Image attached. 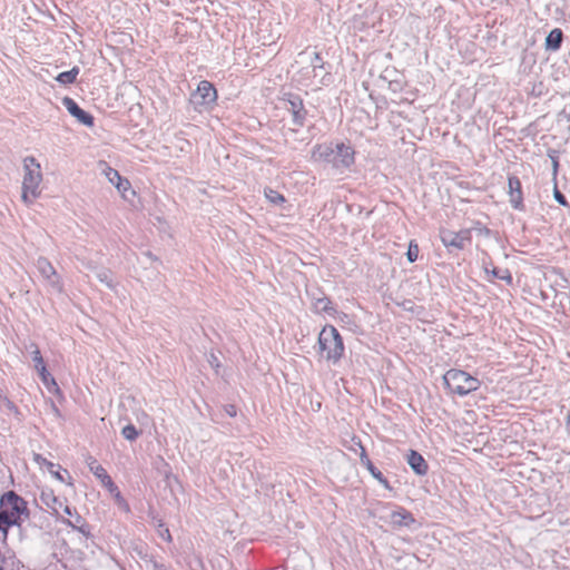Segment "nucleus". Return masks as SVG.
<instances>
[{"label":"nucleus","mask_w":570,"mask_h":570,"mask_svg":"<svg viewBox=\"0 0 570 570\" xmlns=\"http://www.w3.org/2000/svg\"><path fill=\"white\" fill-rule=\"evenodd\" d=\"M312 159L323 161L342 171L354 163V150L344 142H330L313 148Z\"/></svg>","instance_id":"1"},{"label":"nucleus","mask_w":570,"mask_h":570,"mask_svg":"<svg viewBox=\"0 0 570 570\" xmlns=\"http://www.w3.org/2000/svg\"><path fill=\"white\" fill-rule=\"evenodd\" d=\"M22 171L21 200L29 206L41 196L43 176L39 161L32 156L23 158Z\"/></svg>","instance_id":"2"},{"label":"nucleus","mask_w":570,"mask_h":570,"mask_svg":"<svg viewBox=\"0 0 570 570\" xmlns=\"http://www.w3.org/2000/svg\"><path fill=\"white\" fill-rule=\"evenodd\" d=\"M26 501L14 492H8L0 500V532L3 537L11 525H19L28 519Z\"/></svg>","instance_id":"3"},{"label":"nucleus","mask_w":570,"mask_h":570,"mask_svg":"<svg viewBox=\"0 0 570 570\" xmlns=\"http://www.w3.org/2000/svg\"><path fill=\"white\" fill-rule=\"evenodd\" d=\"M40 500L46 507L50 508L62 522L83 534L88 533L85 519L63 500L57 498L51 491H43L40 495Z\"/></svg>","instance_id":"4"},{"label":"nucleus","mask_w":570,"mask_h":570,"mask_svg":"<svg viewBox=\"0 0 570 570\" xmlns=\"http://www.w3.org/2000/svg\"><path fill=\"white\" fill-rule=\"evenodd\" d=\"M318 345L326 352V360L337 363L344 353L342 336L333 325L324 326L318 335Z\"/></svg>","instance_id":"5"},{"label":"nucleus","mask_w":570,"mask_h":570,"mask_svg":"<svg viewBox=\"0 0 570 570\" xmlns=\"http://www.w3.org/2000/svg\"><path fill=\"white\" fill-rule=\"evenodd\" d=\"M446 387L461 396L479 389L480 382L476 377L461 370H449L443 375Z\"/></svg>","instance_id":"6"},{"label":"nucleus","mask_w":570,"mask_h":570,"mask_svg":"<svg viewBox=\"0 0 570 570\" xmlns=\"http://www.w3.org/2000/svg\"><path fill=\"white\" fill-rule=\"evenodd\" d=\"M36 267L47 285L56 293H62L63 286L60 276L46 257H39Z\"/></svg>","instance_id":"7"},{"label":"nucleus","mask_w":570,"mask_h":570,"mask_svg":"<svg viewBox=\"0 0 570 570\" xmlns=\"http://www.w3.org/2000/svg\"><path fill=\"white\" fill-rule=\"evenodd\" d=\"M217 98L216 89L206 80L198 83L196 91L191 95V101L195 106L207 108L215 102Z\"/></svg>","instance_id":"8"},{"label":"nucleus","mask_w":570,"mask_h":570,"mask_svg":"<svg viewBox=\"0 0 570 570\" xmlns=\"http://www.w3.org/2000/svg\"><path fill=\"white\" fill-rule=\"evenodd\" d=\"M440 238L448 248L463 249L465 244L471 239V232L469 229H462L460 232L442 229L440 232Z\"/></svg>","instance_id":"9"},{"label":"nucleus","mask_w":570,"mask_h":570,"mask_svg":"<svg viewBox=\"0 0 570 570\" xmlns=\"http://www.w3.org/2000/svg\"><path fill=\"white\" fill-rule=\"evenodd\" d=\"M62 105L80 124L88 127L94 125V118L88 112L82 110L72 98L65 97L62 99Z\"/></svg>","instance_id":"10"},{"label":"nucleus","mask_w":570,"mask_h":570,"mask_svg":"<svg viewBox=\"0 0 570 570\" xmlns=\"http://www.w3.org/2000/svg\"><path fill=\"white\" fill-rule=\"evenodd\" d=\"M86 267L90 271H92L97 277V279L104 284H106L107 287L115 289L116 285L114 284L112 274L111 272L102 266H97L91 262L85 263Z\"/></svg>","instance_id":"11"},{"label":"nucleus","mask_w":570,"mask_h":570,"mask_svg":"<svg viewBox=\"0 0 570 570\" xmlns=\"http://www.w3.org/2000/svg\"><path fill=\"white\" fill-rule=\"evenodd\" d=\"M509 195L510 203L514 208H521L522 206V191L521 183L517 177H509Z\"/></svg>","instance_id":"12"},{"label":"nucleus","mask_w":570,"mask_h":570,"mask_svg":"<svg viewBox=\"0 0 570 570\" xmlns=\"http://www.w3.org/2000/svg\"><path fill=\"white\" fill-rule=\"evenodd\" d=\"M407 463L411 469L419 475H424L428 472V464L424 458L416 451L411 450L407 454Z\"/></svg>","instance_id":"13"},{"label":"nucleus","mask_w":570,"mask_h":570,"mask_svg":"<svg viewBox=\"0 0 570 570\" xmlns=\"http://www.w3.org/2000/svg\"><path fill=\"white\" fill-rule=\"evenodd\" d=\"M286 109L292 112L294 124L302 126L305 118L302 101L299 99L288 100L286 102Z\"/></svg>","instance_id":"14"},{"label":"nucleus","mask_w":570,"mask_h":570,"mask_svg":"<svg viewBox=\"0 0 570 570\" xmlns=\"http://www.w3.org/2000/svg\"><path fill=\"white\" fill-rule=\"evenodd\" d=\"M391 521L393 524L399 525V527H402V525L409 527L410 524H412L414 522V519L411 515V513H409L406 510L400 509L399 511L392 512Z\"/></svg>","instance_id":"15"},{"label":"nucleus","mask_w":570,"mask_h":570,"mask_svg":"<svg viewBox=\"0 0 570 570\" xmlns=\"http://www.w3.org/2000/svg\"><path fill=\"white\" fill-rule=\"evenodd\" d=\"M562 42V31L560 29H553L546 38V46L548 49L557 50L560 48Z\"/></svg>","instance_id":"16"},{"label":"nucleus","mask_w":570,"mask_h":570,"mask_svg":"<svg viewBox=\"0 0 570 570\" xmlns=\"http://www.w3.org/2000/svg\"><path fill=\"white\" fill-rule=\"evenodd\" d=\"M37 372L39 373L42 383L50 392H57L59 390L55 379L47 371L46 365H41L40 370H37Z\"/></svg>","instance_id":"17"},{"label":"nucleus","mask_w":570,"mask_h":570,"mask_svg":"<svg viewBox=\"0 0 570 570\" xmlns=\"http://www.w3.org/2000/svg\"><path fill=\"white\" fill-rule=\"evenodd\" d=\"M86 463L89 468V470L94 473V475L101 480L102 478H106L108 474L107 471L98 463V461L94 456H88L86 459Z\"/></svg>","instance_id":"18"},{"label":"nucleus","mask_w":570,"mask_h":570,"mask_svg":"<svg viewBox=\"0 0 570 570\" xmlns=\"http://www.w3.org/2000/svg\"><path fill=\"white\" fill-rule=\"evenodd\" d=\"M362 453H361V461L362 463L367 468V470L371 472V474L377 479L382 483H386V480L383 479L382 473L372 464L371 460L367 458L365 450L363 446H361Z\"/></svg>","instance_id":"19"},{"label":"nucleus","mask_w":570,"mask_h":570,"mask_svg":"<svg viewBox=\"0 0 570 570\" xmlns=\"http://www.w3.org/2000/svg\"><path fill=\"white\" fill-rule=\"evenodd\" d=\"M79 73V68L78 67H73L71 70L69 71H63V72H60L57 77H56V80L62 85H70V83H73L76 81V78Z\"/></svg>","instance_id":"20"},{"label":"nucleus","mask_w":570,"mask_h":570,"mask_svg":"<svg viewBox=\"0 0 570 570\" xmlns=\"http://www.w3.org/2000/svg\"><path fill=\"white\" fill-rule=\"evenodd\" d=\"M484 272L487 274H491L493 278L505 281L508 284L512 282V276L508 269H499L493 267L492 269H489L488 266H484Z\"/></svg>","instance_id":"21"},{"label":"nucleus","mask_w":570,"mask_h":570,"mask_svg":"<svg viewBox=\"0 0 570 570\" xmlns=\"http://www.w3.org/2000/svg\"><path fill=\"white\" fill-rule=\"evenodd\" d=\"M314 309L316 312H324V313H331L333 311V307L331 305V301L326 297L317 298L314 304Z\"/></svg>","instance_id":"22"},{"label":"nucleus","mask_w":570,"mask_h":570,"mask_svg":"<svg viewBox=\"0 0 570 570\" xmlns=\"http://www.w3.org/2000/svg\"><path fill=\"white\" fill-rule=\"evenodd\" d=\"M29 350L31 352V355H32V360L35 362V368L36 371L37 370H40V366L41 365H45V362H43V358L41 356V353H40V350L39 347L37 346V344L35 343H30L29 345Z\"/></svg>","instance_id":"23"},{"label":"nucleus","mask_w":570,"mask_h":570,"mask_svg":"<svg viewBox=\"0 0 570 570\" xmlns=\"http://www.w3.org/2000/svg\"><path fill=\"white\" fill-rule=\"evenodd\" d=\"M121 434L128 441H135L139 435L138 431L132 424L124 426L121 430Z\"/></svg>","instance_id":"24"},{"label":"nucleus","mask_w":570,"mask_h":570,"mask_svg":"<svg viewBox=\"0 0 570 570\" xmlns=\"http://www.w3.org/2000/svg\"><path fill=\"white\" fill-rule=\"evenodd\" d=\"M115 186L124 198H128L127 191H130L132 195L135 194L132 190H130V184L125 178H121L120 181H117Z\"/></svg>","instance_id":"25"},{"label":"nucleus","mask_w":570,"mask_h":570,"mask_svg":"<svg viewBox=\"0 0 570 570\" xmlns=\"http://www.w3.org/2000/svg\"><path fill=\"white\" fill-rule=\"evenodd\" d=\"M104 173H105V176L107 177V179L109 180V183H111L112 185H116L117 181H120V179L122 178L119 175V173L111 167H106Z\"/></svg>","instance_id":"26"},{"label":"nucleus","mask_w":570,"mask_h":570,"mask_svg":"<svg viewBox=\"0 0 570 570\" xmlns=\"http://www.w3.org/2000/svg\"><path fill=\"white\" fill-rule=\"evenodd\" d=\"M265 196L273 204H281L285 200L283 195L273 189H265Z\"/></svg>","instance_id":"27"},{"label":"nucleus","mask_w":570,"mask_h":570,"mask_svg":"<svg viewBox=\"0 0 570 570\" xmlns=\"http://www.w3.org/2000/svg\"><path fill=\"white\" fill-rule=\"evenodd\" d=\"M406 256L410 263H413L417 259L419 246L414 242H410Z\"/></svg>","instance_id":"28"},{"label":"nucleus","mask_w":570,"mask_h":570,"mask_svg":"<svg viewBox=\"0 0 570 570\" xmlns=\"http://www.w3.org/2000/svg\"><path fill=\"white\" fill-rule=\"evenodd\" d=\"M156 524L158 527V534H159V537L163 538L164 540H166L167 542H170L171 541V534L169 532V529L164 525L161 520H157Z\"/></svg>","instance_id":"29"},{"label":"nucleus","mask_w":570,"mask_h":570,"mask_svg":"<svg viewBox=\"0 0 570 570\" xmlns=\"http://www.w3.org/2000/svg\"><path fill=\"white\" fill-rule=\"evenodd\" d=\"M102 485L109 490L110 493L117 492V487L112 482L111 478L107 474L106 478H102L100 480Z\"/></svg>","instance_id":"30"},{"label":"nucleus","mask_w":570,"mask_h":570,"mask_svg":"<svg viewBox=\"0 0 570 570\" xmlns=\"http://www.w3.org/2000/svg\"><path fill=\"white\" fill-rule=\"evenodd\" d=\"M102 485L109 490L110 493L117 492V487L112 482L111 478L107 474L106 478H102L100 480Z\"/></svg>","instance_id":"31"},{"label":"nucleus","mask_w":570,"mask_h":570,"mask_svg":"<svg viewBox=\"0 0 570 570\" xmlns=\"http://www.w3.org/2000/svg\"><path fill=\"white\" fill-rule=\"evenodd\" d=\"M112 494L115 495L117 503L120 507H124L126 510H128V505L125 502L124 498L120 495V492L117 490V492H114Z\"/></svg>","instance_id":"32"},{"label":"nucleus","mask_w":570,"mask_h":570,"mask_svg":"<svg viewBox=\"0 0 570 570\" xmlns=\"http://www.w3.org/2000/svg\"><path fill=\"white\" fill-rule=\"evenodd\" d=\"M322 60L318 56V53H314V59L312 61L313 70L316 71L317 68H322Z\"/></svg>","instance_id":"33"},{"label":"nucleus","mask_w":570,"mask_h":570,"mask_svg":"<svg viewBox=\"0 0 570 570\" xmlns=\"http://www.w3.org/2000/svg\"><path fill=\"white\" fill-rule=\"evenodd\" d=\"M225 412H226L227 415H229L232 417L236 416V414H237L236 407L234 405H226L225 406Z\"/></svg>","instance_id":"34"},{"label":"nucleus","mask_w":570,"mask_h":570,"mask_svg":"<svg viewBox=\"0 0 570 570\" xmlns=\"http://www.w3.org/2000/svg\"><path fill=\"white\" fill-rule=\"evenodd\" d=\"M554 198L561 205H566L567 204L564 196L560 191H558V190H556V193H554Z\"/></svg>","instance_id":"35"},{"label":"nucleus","mask_w":570,"mask_h":570,"mask_svg":"<svg viewBox=\"0 0 570 570\" xmlns=\"http://www.w3.org/2000/svg\"><path fill=\"white\" fill-rule=\"evenodd\" d=\"M43 462L48 465V468L50 469V472L55 475L56 479L62 481V476L59 472H52L51 471V468H53V464L51 462H47L45 459H43Z\"/></svg>","instance_id":"36"},{"label":"nucleus","mask_w":570,"mask_h":570,"mask_svg":"<svg viewBox=\"0 0 570 570\" xmlns=\"http://www.w3.org/2000/svg\"><path fill=\"white\" fill-rule=\"evenodd\" d=\"M137 420L140 423H146L148 422L149 416L145 412H142L140 415L137 416Z\"/></svg>","instance_id":"37"},{"label":"nucleus","mask_w":570,"mask_h":570,"mask_svg":"<svg viewBox=\"0 0 570 570\" xmlns=\"http://www.w3.org/2000/svg\"><path fill=\"white\" fill-rule=\"evenodd\" d=\"M6 557L0 552V570H4Z\"/></svg>","instance_id":"38"},{"label":"nucleus","mask_w":570,"mask_h":570,"mask_svg":"<svg viewBox=\"0 0 570 570\" xmlns=\"http://www.w3.org/2000/svg\"><path fill=\"white\" fill-rule=\"evenodd\" d=\"M154 570H166V569H165V567L163 564L155 563L154 564Z\"/></svg>","instance_id":"39"},{"label":"nucleus","mask_w":570,"mask_h":570,"mask_svg":"<svg viewBox=\"0 0 570 570\" xmlns=\"http://www.w3.org/2000/svg\"><path fill=\"white\" fill-rule=\"evenodd\" d=\"M566 424H567V428H569V429H570V413H569V414H568V416H567Z\"/></svg>","instance_id":"40"},{"label":"nucleus","mask_w":570,"mask_h":570,"mask_svg":"<svg viewBox=\"0 0 570 570\" xmlns=\"http://www.w3.org/2000/svg\"><path fill=\"white\" fill-rule=\"evenodd\" d=\"M212 358H213V360L210 361V363H212V364H214V363H215V361H216V357H215V356H212Z\"/></svg>","instance_id":"41"}]
</instances>
